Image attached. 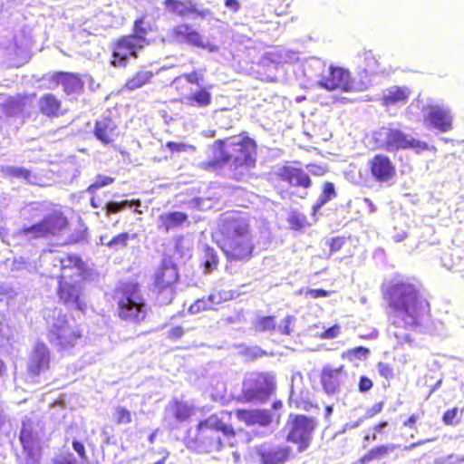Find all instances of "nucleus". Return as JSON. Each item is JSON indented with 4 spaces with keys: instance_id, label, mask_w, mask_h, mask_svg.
<instances>
[{
    "instance_id": "24",
    "label": "nucleus",
    "mask_w": 464,
    "mask_h": 464,
    "mask_svg": "<svg viewBox=\"0 0 464 464\" xmlns=\"http://www.w3.org/2000/svg\"><path fill=\"white\" fill-rule=\"evenodd\" d=\"M199 433L204 434L208 430L221 431L225 436H234V430L230 425L226 424L222 418L218 415H211L207 420H202L198 425Z\"/></svg>"
},
{
    "instance_id": "60",
    "label": "nucleus",
    "mask_w": 464,
    "mask_h": 464,
    "mask_svg": "<svg viewBox=\"0 0 464 464\" xmlns=\"http://www.w3.org/2000/svg\"><path fill=\"white\" fill-rule=\"evenodd\" d=\"M365 59L367 60V66L370 68V70L373 71L374 72H383L379 68V63L375 57L367 55Z\"/></svg>"
},
{
    "instance_id": "9",
    "label": "nucleus",
    "mask_w": 464,
    "mask_h": 464,
    "mask_svg": "<svg viewBox=\"0 0 464 464\" xmlns=\"http://www.w3.org/2000/svg\"><path fill=\"white\" fill-rule=\"evenodd\" d=\"M291 420H288L290 426L286 440L297 445V451L304 452L306 450L313 440V432L316 426L314 419L304 415H295Z\"/></svg>"
},
{
    "instance_id": "17",
    "label": "nucleus",
    "mask_w": 464,
    "mask_h": 464,
    "mask_svg": "<svg viewBox=\"0 0 464 464\" xmlns=\"http://www.w3.org/2000/svg\"><path fill=\"white\" fill-rule=\"evenodd\" d=\"M50 365V352L47 346L38 343L29 355L27 371L32 377L45 372Z\"/></svg>"
},
{
    "instance_id": "28",
    "label": "nucleus",
    "mask_w": 464,
    "mask_h": 464,
    "mask_svg": "<svg viewBox=\"0 0 464 464\" xmlns=\"http://www.w3.org/2000/svg\"><path fill=\"white\" fill-rule=\"evenodd\" d=\"M188 218L185 213L175 211L162 214L158 218L159 228H163L165 231H169L174 227L182 225Z\"/></svg>"
},
{
    "instance_id": "14",
    "label": "nucleus",
    "mask_w": 464,
    "mask_h": 464,
    "mask_svg": "<svg viewBox=\"0 0 464 464\" xmlns=\"http://www.w3.org/2000/svg\"><path fill=\"white\" fill-rule=\"evenodd\" d=\"M172 35L179 43L188 44L209 52H217L218 46L206 41L205 38L188 24H180L172 29Z\"/></svg>"
},
{
    "instance_id": "35",
    "label": "nucleus",
    "mask_w": 464,
    "mask_h": 464,
    "mask_svg": "<svg viewBox=\"0 0 464 464\" xmlns=\"http://www.w3.org/2000/svg\"><path fill=\"white\" fill-rule=\"evenodd\" d=\"M167 411H170L177 420L184 421L191 416L193 409L187 402L175 401L169 405Z\"/></svg>"
},
{
    "instance_id": "23",
    "label": "nucleus",
    "mask_w": 464,
    "mask_h": 464,
    "mask_svg": "<svg viewBox=\"0 0 464 464\" xmlns=\"http://www.w3.org/2000/svg\"><path fill=\"white\" fill-rule=\"evenodd\" d=\"M236 415L248 426H267L272 421V415L265 410H237Z\"/></svg>"
},
{
    "instance_id": "34",
    "label": "nucleus",
    "mask_w": 464,
    "mask_h": 464,
    "mask_svg": "<svg viewBox=\"0 0 464 464\" xmlns=\"http://www.w3.org/2000/svg\"><path fill=\"white\" fill-rule=\"evenodd\" d=\"M397 448L394 444L382 445L372 449L367 454L363 455L360 459V464H365L374 459H379L390 452L393 451Z\"/></svg>"
},
{
    "instance_id": "20",
    "label": "nucleus",
    "mask_w": 464,
    "mask_h": 464,
    "mask_svg": "<svg viewBox=\"0 0 464 464\" xmlns=\"http://www.w3.org/2000/svg\"><path fill=\"white\" fill-rule=\"evenodd\" d=\"M70 279L72 282H68L67 279L59 280V297L65 304L83 311L85 304L80 300V286L76 284V280H72V277Z\"/></svg>"
},
{
    "instance_id": "4",
    "label": "nucleus",
    "mask_w": 464,
    "mask_h": 464,
    "mask_svg": "<svg viewBox=\"0 0 464 464\" xmlns=\"http://www.w3.org/2000/svg\"><path fill=\"white\" fill-rule=\"evenodd\" d=\"M373 139L379 148L390 152L411 149L416 153L428 150V144L414 139L400 130L382 127L373 132Z\"/></svg>"
},
{
    "instance_id": "8",
    "label": "nucleus",
    "mask_w": 464,
    "mask_h": 464,
    "mask_svg": "<svg viewBox=\"0 0 464 464\" xmlns=\"http://www.w3.org/2000/svg\"><path fill=\"white\" fill-rule=\"evenodd\" d=\"M81 335L73 320H69L66 315H59L50 326L48 336L51 343L63 350L72 347Z\"/></svg>"
},
{
    "instance_id": "50",
    "label": "nucleus",
    "mask_w": 464,
    "mask_h": 464,
    "mask_svg": "<svg viewBox=\"0 0 464 464\" xmlns=\"http://www.w3.org/2000/svg\"><path fill=\"white\" fill-rule=\"evenodd\" d=\"M301 292L304 293L305 296H310L314 299L319 297H327L330 295V292L324 289H306L301 290Z\"/></svg>"
},
{
    "instance_id": "7",
    "label": "nucleus",
    "mask_w": 464,
    "mask_h": 464,
    "mask_svg": "<svg viewBox=\"0 0 464 464\" xmlns=\"http://www.w3.org/2000/svg\"><path fill=\"white\" fill-rule=\"evenodd\" d=\"M141 20H137L134 24L136 34L122 37L116 43L113 47L112 59L111 61L112 66H126L129 57H137L138 51L148 44L146 39L140 34L144 33L141 28Z\"/></svg>"
},
{
    "instance_id": "47",
    "label": "nucleus",
    "mask_w": 464,
    "mask_h": 464,
    "mask_svg": "<svg viewBox=\"0 0 464 464\" xmlns=\"http://www.w3.org/2000/svg\"><path fill=\"white\" fill-rule=\"evenodd\" d=\"M0 102L7 103L11 105L9 110V113H15L16 111L21 110V103L14 97H8L5 95H2L0 97Z\"/></svg>"
},
{
    "instance_id": "22",
    "label": "nucleus",
    "mask_w": 464,
    "mask_h": 464,
    "mask_svg": "<svg viewBox=\"0 0 464 464\" xmlns=\"http://www.w3.org/2000/svg\"><path fill=\"white\" fill-rule=\"evenodd\" d=\"M94 135L103 144H109L118 136L117 125L111 119L102 117L96 121Z\"/></svg>"
},
{
    "instance_id": "25",
    "label": "nucleus",
    "mask_w": 464,
    "mask_h": 464,
    "mask_svg": "<svg viewBox=\"0 0 464 464\" xmlns=\"http://www.w3.org/2000/svg\"><path fill=\"white\" fill-rule=\"evenodd\" d=\"M411 90L406 86H392L383 92L382 97V103L385 106L404 103L411 95Z\"/></svg>"
},
{
    "instance_id": "31",
    "label": "nucleus",
    "mask_w": 464,
    "mask_h": 464,
    "mask_svg": "<svg viewBox=\"0 0 464 464\" xmlns=\"http://www.w3.org/2000/svg\"><path fill=\"white\" fill-rule=\"evenodd\" d=\"M152 76L153 73L150 71L141 69L127 80L124 87L129 91L137 90L148 83Z\"/></svg>"
},
{
    "instance_id": "40",
    "label": "nucleus",
    "mask_w": 464,
    "mask_h": 464,
    "mask_svg": "<svg viewBox=\"0 0 464 464\" xmlns=\"http://www.w3.org/2000/svg\"><path fill=\"white\" fill-rule=\"evenodd\" d=\"M132 205L139 207V206H140V200H132V201L124 200L122 202H108L105 204L104 209L107 214H113V213H118L124 208L130 207Z\"/></svg>"
},
{
    "instance_id": "38",
    "label": "nucleus",
    "mask_w": 464,
    "mask_h": 464,
    "mask_svg": "<svg viewBox=\"0 0 464 464\" xmlns=\"http://www.w3.org/2000/svg\"><path fill=\"white\" fill-rule=\"evenodd\" d=\"M41 450L39 445L23 449V464H39Z\"/></svg>"
},
{
    "instance_id": "57",
    "label": "nucleus",
    "mask_w": 464,
    "mask_h": 464,
    "mask_svg": "<svg viewBox=\"0 0 464 464\" xmlns=\"http://www.w3.org/2000/svg\"><path fill=\"white\" fill-rule=\"evenodd\" d=\"M281 51L284 60L283 63H293L298 60L297 54L295 52L284 48H281Z\"/></svg>"
},
{
    "instance_id": "63",
    "label": "nucleus",
    "mask_w": 464,
    "mask_h": 464,
    "mask_svg": "<svg viewBox=\"0 0 464 464\" xmlns=\"http://www.w3.org/2000/svg\"><path fill=\"white\" fill-rule=\"evenodd\" d=\"M167 148L171 151H182L186 150L187 145L183 143L169 141L167 143Z\"/></svg>"
},
{
    "instance_id": "36",
    "label": "nucleus",
    "mask_w": 464,
    "mask_h": 464,
    "mask_svg": "<svg viewBox=\"0 0 464 464\" xmlns=\"http://www.w3.org/2000/svg\"><path fill=\"white\" fill-rule=\"evenodd\" d=\"M252 324L254 329L258 332H270L276 330V323L274 316H257Z\"/></svg>"
},
{
    "instance_id": "6",
    "label": "nucleus",
    "mask_w": 464,
    "mask_h": 464,
    "mask_svg": "<svg viewBox=\"0 0 464 464\" xmlns=\"http://www.w3.org/2000/svg\"><path fill=\"white\" fill-rule=\"evenodd\" d=\"M179 277L176 265L170 260H164L154 275L153 291L157 294L159 304H169L172 302Z\"/></svg>"
},
{
    "instance_id": "56",
    "label": "nucleus",
    "mask_w": 464,
    "mask_h": 464,
    "mask_svg": "<svg viewBox=\"0 0 464 464\" xmlns=\"http://www.w3.org/2000/svg\"><path fill=\"white\" fill-rule=\"evenodd\" d=\"M72 449L78 453L79 457L82 460H84V461L87 460L85 448L82 442H80L78 440H73L72 441Z\"/></svg>"
},
{
    "instance_id": "48",
    "label": "nucleus",
    "mask_w": 464,
    "mask_h": 464,
    "mask_svg": "<svg viewBox=\"0 0 464 464\" xmlns=\"http://www.w3.org/2000/svg\"><path fill=\"white\" fill-rule=\"evenodd\" d=\"M227 299H228V294L221 293V292L212 293L208 297V300L209 301V304L212 308L214 305L219 304Z\"/></svg>"
},
{
    "instance_id": "62",
    "label": "nucleus",
    "mask_w": 464,
    "mask_h": 464,
    "mask_svg": "<svg viewBox=\"0 0 464 464\" xmlns=\"http://www.w3.org/2000/svg\"><path fill=\"white\" fill-rule=\"evenodd\" d=\"M306 168L310 173L317 176H322L325 172V169L318 165H308Z\"/></svg>"
},
{
    "instance_id": "12",
    "label": "nucleus",
    "mask_w": 464,
    "mask_h": 464,
    "mask_svg": "<svg viewBox=\"0 0 464 464\" xmlns=\"http://www.w3.org/2000/svg\"><path fill=\"white\" fill-rule=\"evenodd\" d=\"M44 262L52 261L54 267H59L61 274L52 273V276L60 279H68L72 277H80L82 276V260L77 256H66L64 254L53 255L47 253L43 256Z\"/></svg>"
},
{
    "instance_id": "15",
    "label": "nucleus",
    "mask_w": 464,
    "mask_h": 464,
    "mask_svg": "<svg viewBox=\"0 0 464 464\" xmlns=\"http://www.w3.org/2000/svg\"><path fill=\"white\" fill-rule=\"evenodd\" d=\"M424 111V123L446 132L452 128V116L448 107L443 105H428Z\"/></svg>"
},
{
    "instance_id": "51",
    "label": "nucleus",
    "mask_w": 464,
    "mask_h": 464,
    "mask_svg": "<svg viewBox=\"0 0 464 464\" xmlns=\"http://www.w3.org/2000/svg\"><path fill=\"white\" fill-rule=\"evenodd\" d=\"M265 60H268L273 63H281L284 62L282 56L281 48L276 49L274 51L268 52L266 53Z\"/></svg>"
},
{
    "instance_id": "61",
    "label": "nucleus",
    "mask_w": 464,
    "mask_h": 464,
    "mask_svg": "<svg viewBox=\"0 0 464 464\" xmlns=\"http://www.w3.org/2000/svg\"><path fill=\"white\" fill-rule=\"evenodd\" d=\"M339 333L340 327L338 325H334L333 327H330L327 330H325L323 333L322 337L324 339H332L336 337L339 334Z\"/></svg>"
},
{
    "instance_id": "55",
    "label": "nucleus",
    "mask_w": 464,
    "mask_h": 464,
    "mask_svg": "<svg viewBox=\"0 0 464 464\" xmlns=\"http://www.w3.org/2000/svg\"><path fill=\"white\" fill-rule=\"evenodd\" d=\"M377 368L381 376L384 377L385 379L392 378L393 370L388 363L379 362Z\"/></svg>"
},
{
    "instance_id": "53",
    "label": "nucleus",
    "mask_w": 464,
    "mask_h": 464,
    "mask_svg": "<svg viewBox=\"0 0 464 464\" xmlns=\"http://www.w3.org/2000/svg\"><path fill=\"white\" fill-rule=\"evenodd\" d=\"M457 415H458V409L457 408H453L451 410H449L447 411L444 415H443V422L446 424V425H455L458 423V421H456V418H457Z\"/></svg>"
},
{
    "instance_id": "59",
    "label": "nucleus",
    "mask_w": 464,
    "mask_h": 464,
    "mask_svg": "<svg viewBox=\"0 0 464 464\" xmlns=\"http://www.w3.org/2000/svg\"><path fill=\"white\" fill-rule=\"evenodd\" d=\"M344 244V239L343 237H335L333 238L330 242V251L331 253H334L339 251Z\"/></svg>"
},
{
    "instance_id": "21",
    "label": "nucleus",
    "mask_w": 464,
    "mask_h": 464,
    "mask_svg": "<svg viewBox=\"0 0 464 464\" xmlns=\"http://www.w3.org/2000/svg\"><path fill=\"white\" fill-rule=\"evenodd\" d=\"M372 175L381 182L389 181L395 175V168L389 157L377 154L369 162Z\"/></svg>"
},
{
    "instance_id": "13",
    "label": "nucleus",
    "mask_w": 464,
    "mask_h": 464,
    "mask_svg": "<svg viewBox=\"0 0 464 464\" xmlns=\"http://www.w3.org/2000/svg\"><path fill=\"white\" fill-rule=\"evenodd\" d=\"M291 448L272 442H264L253 448L254 454L262 464H285L291 454Z\"/></svg>"
},
{
    "instance_id": "16",
    "label": "nucleus",
    "mask_w": 464,
    "mask_h": 464,
    "mask_svg": "<svg viewBox=\"0 0 464 464\" xmlns=\"http://www.w3.org/2000/svg\"><path fill=\"white\" fill-rule=\"evenodd\" d=\"M166 10L179 17H188L197 15L201 18H207L211 14L208 8H201L194 0H165Z\"/></svg>"
},
{
    "instance_id": "37",
    "label": "nucleus",
    "mask_w": 464,
    "mask_h": 464,
    "mask_svg": "<svg viewBox=\"0 0 464 464\" xmlns=\"http://www.w3.org/2000/svg\"><path fill=\"white\" fill-rule=\"evenodd\" d=\"M0 169H1V172L3 173V175L5 177L23 179L28 182L31 181L30 180L31 173L24 168L14 167V166H2Z\"/></svg>"
},
{
    "instance_id": "45",
    "label": "nucleus",
    "mask_w": 464,
    "mask_h": 464,
    "mask_svg": "<svg viewBox=\"0 0 464 464\" xmlns=\"http://www.w3.org/2000/svg\"><path fill=\"white\" fill-rule=\"evenodd\" d=\"M113 418L118 424H127L131 421L130 412L122 407H117L115 409Z\"/></svg>"
},
{
    "instance_id": "33",
    "label": "nucleus",
    "mask_w": 464,
    "mask_h": 464,
    "mask_svg": "<svg viewBox=\"0 0 464 464\" xmlns=\"http://www.w3.org/2000/svg\"><path fill=\"white\" fill-rule=\"evenodd\" d=\"M130 240V235L128 233H121L111 239H109L107 236H102L100 237L101 245L108 246L113 251H119L125 248L128 246Z\"/></svg>"
},
{
    "instance_id": "11",
    "label": "nucleus",
    "mask_w": 464,
    "mask_h": 464,
    "mask_svg": "<svg viewBox=\"0 0 464 464\" xmlns=\"http://www.w3.org/2000/svg\"><path fill=\"white\" fill-rule=\"evenodd\" d=\"M318 85L327 91H355L351 73L342 67L330 65L318 80Z\"/></svg>"
},
{
    "instance_id": "54",
    "label": "nucleus",
    "mask_w": 464,
    "mask_h": 464,
    "mask_svg": "<svg viewBox=\"0 0 464 464\" xmlns=\"http://www.w3.org/2000/svg\"><path fill=\"white\" fill-rule=\"evenodd\" d=\"M53 464H82V463L78 462V460L73 456V454L69 453L66 455H62V456L57 457L54 459Z\"/></svg>"
},
{
    "instance_id": "42",
    "label": "nucleus",
    "mask_w": 464,
    "mask_h": 464,
    "mask_svg": "<svg viewBox=\"0 0 464 464\" xmlns=\"http://www.w3.org/2000/svg\"><path fill=\"white\" fill-rule=\"evenodd\" d=\"M218 263V256L213 248L208 247L205 251V273L210 272L217 268Z\"/></svg>"
},
{
    "instance_id": "39",
    "label": "nucleus",
    "mask_w": 464,
    "mask_h": 464,
    "mask_svg": "<svg viewBox=\"0 0 464 464\" xmlns=\"http://www.w3.org/2000/svg\"><path fill=\"white\" fill-rule=\"evenodd\" d=\"M370 353V351L368 348L363 346H359L353 349H350L346 352H344L342 355L343 358H345L351 362H354L356 360H365Z\"/></svg>"
},
{
    "instance_id": "41",
    "label": "nucleus",
    "mask_w": 464,
    "mask_h": 464,
    "mask_svg": "<svg viewBox=\"0 0 464 464\" xmlns=\"http://www.w3.org/2000/svg\"><path fill=\"white\" fill-rule=\"evenodd\" d=\"M336 197V193L334 190V186L331 182H327L324 184V190L322 195L319 197L318 203L316 206H314V209L317 208H320L329 200L333 199Z\"/></svg>"
},
{
    "instance_id": "3",
    "label": "nucleus",
    "mask_w": 464,
    "mask_h": 464,
    "mask_svg": "<svg viewBox=\"0 0 464 464\" xmlns=\"http://www.w3.org/2000/svg\"><path fill=\"white\" fill-rule=\"evenodd\" d=\"M220 247L229 261L248 260L254 249L253 237L246 218L228 216L220 225Z\"/></svg>"
},
{
    "instance_id": "26",
    "label": "nucleus",
    "mask_w": 464,
    "mask_h": 464,
    "mask_svg": "<svg viewBox=\"0 0 464 464\" xmlns=\"http://www.w3.org/2000/svg\"><path fill=\"white\" fill-rule=\"evenodd\" d=\"M280 176L293 186L308 188L311 185L308 174L300 169L285 167L281 170Z\"/></svg>"
},
{
    "instance_id": "19",
    "label": "nucleus",
    "mask_w": 464,
    "mask_h": 464,
    "mask_svg": "<svg viewBox=\"0 0 464 464\" xmlns=\"http://www.w3.org/2000/svg\"><path fill=\"white\" fill-rule=\"evenodd\" d=\"M347 373L343 365L337 368H334L330 365L324 366L321 374V383L324 391L328 395L335 394L338 392L341 384L345 381Z\"/></svg>"
},
{
    "instance_id": "58",
    "label": "nucleus",
    "mask_w": 464,
    "mask_h": 464,
    "mask_svg": "<svg viewBox=\"0 0 464 464\" xmlns=\"http://www.w3.org/2000/svg\"><path fill=\"white\" fill-rule=\"evenodd\" d=\"M372 387V382L365 377V376H362L360 378V382H359V391L361 392H368L369 390H371Z\"/></svg>"
},
{
    "instance_id": "18",
    "label": "nucleus",
    "mask_w": 464,
    "mask_h": 464,
    "mask_svg": "<svg viewBox=\"0 0 464 464\" xmlns=\"http://www.w3.org/2000/svg\"><path fill=\"white\" fill-rule=\"evenodd\" d=\"M248 382L245 383L246 394L251 399L259 401L266 400L275 390V377L267 373H260L256 376L254 385L248 386Z\"/></svg>"
},
{
    "instance_id": "49",
    "label": "nucleus",
    "mask_w": 464,
    "mask_h": 464,
    "mask_svg": "<svg viewBox=\"0 0 464 464\" xmlns=\"http://www.w3.org/2000/svg\"><path fill=\"white\" fill-rule=\"evenodd\" d=\"M295 318L291 315H287L284 318L281 324L276 326V330L283 334H290V324L294 322Z\"/></svg>"
},
{
    "instance_id": "1",
    "label": "nucleus",
    "mask_w": 464,
    "mask_h": 464,
    "mask_svg": "<svg viewBox=\"0 0 464 464\" xmlns=\"http://www.w3.org/2000/svg\"><path fill=\"white\" fill-rule=\"evenodd\" d=\"M390 305L392 308L390 334L398 344L410 343L411 333L420 325L426 314L427 302L419 295L413 285L398 283L392 288Z\"/></svg>"
},
{
    "instance_id": "32",
    "label": "nucleus",
    "mask_w": 464,
    "mask_h": 464,
    "mask_svg": "<svg viewBox=\"0 0 464 464\" xmlns=\"http://www.w3.org/2000/svg\"><path fill=\"white\" fill-rule=\"evenodd\" d=\"M211 100L212 95L206 88L196 91L185 98L187 104L198 107L208 106L211 103Z\"/></svg>"
},
{
    "instance_id": "27",
    "label": "nucleus",
    "mask_w": 464,
    "mask_h": 464,
    "mask_svg": "<svg viewBox=\"0 0 464 464\" xmlns=\"http://www.w3.org/2000/svg\"><path fill=\"white\" fill-rule=\"evenodd\" d=\"M280 176L293 186L308 188L311 185L308 174L300 169L285 167L281 170Z\"/></svg>"
},
{
    "instance_id": "2",
    "label": "nucleus",
    "mask_w": 464,
    "mask_h": 464,
    "mask_svg": "<svg viewBox=\"0 0 464 464\" xmlns=\"http://www.w3.org/2000/svg\"><path fill=\"white\" fill-rule=\"evenodd\" d=\"M213 159L203 162L208 169H217L229 164L235 170L234 177L240 179L255 166L256 144L249 138L234 137L225 141L217 140L212 148Z\"/></svg>"
},
{
    "instance_id": "10",
    "label": "nucleus",
    "mask_w": 464,
    "mask_h": 464,
    "mask_svg": "<svg viewBox=\"0 0 464 464\" xmlns=\"http://www.w3.org/2000/svg\"><path fill=\"white\" fill-rule=\"evenodd\" d=\"M67 227V219L62 213L54 211L41 222L24 227L21 233L28 238L45 237L62 233Z\"/></svg>"
},
{
    "instance_id": "64",
    "label": "nucleus",
    "mask_w": 464,
    "mask_h": 464,
    "mask_svg": "<svg viewBox=\"0 0 464 464\" xmlns=\"http://www.w3.org/2000/svg\"><path fill=\"white\" fill-rule=\"evenodd\" d=\"M225 6L233 13H237L240 8V4L237 0H226Z\"/></svg>"
},
{
    "instance_id": "29",
    "label": "nucleus",
    "mask_w": 464,
    "mask_h": 464,
    "mask_svg": "<svg viewBox=\"0 0 464 464\" xmlns=\"http://www.w3.org/2000/svg\"><path fill=\"white\" fill-rule=\"evenodd\" d=\"M38 106L43 114L56 117L61 109V102L53 94L47 93L39 99Z\"/></svg>"
},
{
    "instance_id": "44",
    "label": "nucleus",
    "mask_w": 464,
    "mask_h": 464,
    "mask_svg": "<svg viewBox=\"0 0 464 464\" xmlns=\"http://www.w3.org/2000/svg\"><path fill=\"white\" fill-rule=\"evenodd\" d=\"M114 181L113 178L103 176V175H98L95 178L94 182L89 186L87 191L89 193H94L97 189L103 188L105 186H108L111 184Z\"/></svg>"
},
{
    "instance_id": "5",
    "label": "nucleus",
    "mask_w": 464,
    "mask_h": 464,
    "mask_svg": "<svg viewBox=\"0 0 464 464\" xmlns=\"http://www.w3.org/2000/svg\"><path fill=\"white\" fill-rule=\"evenodd\" d=\"M119 316L130 322L144 320L147 314L144 299L139 288L133 285H128L118 292Z\"/></svg>"
},
{
    "instance_id": "46",
    "label": "nucleus",
    "mask_w": 464,
    "mask_h": 464,
    "mask_svg": "<svg viewBox=\"0 0 464 464\" xmlns=\"http://www.w3.org/2000/svg\"><path fill=\"white\" fill-rule=\"evenodd\" d=\"M207 309H212L208 298L198 299L189 307V311L191 314H198L200 311Z\"/></svg>"
},
{
    "instance_id": "30",
    "label": "nucleus",
    "mask_w": 464,
    "mask_h": 464,
    "mask_svg": "<svg viewBox=\"0 0 464 464\" xmlns=\"http://www.w3.org/2000/svg\"><path fill=\"white\" fill-rule=\"evenodd\" d=\"M55 80L63 86L64 92L68 94L76 92L82 87L81 80L73 74L60 72L56 75Z\"/></svg>"
},
{
    "instance_id": "43",
    "label": "nucleus",
    "mask_w": 464,
    "mask_h": 464,
    "mask_svg": "<svg viewBox=\"0 0 464 464\" xmlns=\"http://www.w3.org/2000/svg\"><path fill=\"white\" fill-rule=\"evenodd\" d=\"M20 441L24 448L38 445V442L34 436L32 430L24 423L20 432Z\"/></svg>"
},
{
    "instance_id": "52",
    "label": "nucleus",
    "mask_w": 464,
    "mask_h": 464,
    "mask_svg": "<svg viewBox=\"0 0 464 464\" xmlns=\"http://www.w3.org/2000/svg\"><path fill=\"white\" fill-rule=\"evenodd\" d=\"M182 77L189 83L199 85L203 82V73L193 71L189 73L183 74Z\"/></svg>"
}]
</instances>
